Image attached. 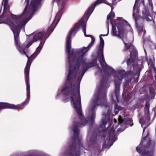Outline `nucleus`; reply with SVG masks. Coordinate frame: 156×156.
Here are the masks:
<instances>
[{"mask_svg":"<svg viewBox=\"0 0 156 156\" xmlns=\"http://www.w3.org/2000/svg\"><path fill=\"white\" fill-rule=\"evenodd\" d=\"M149 125H149H148L147 126H146L145 127L144 129H143V132L144 133V131L145 130V129Z\"/></svg>","mask_w":156,"mask_h":156,"instance_id":"obj_43","label":"nucleus"},{"mask_svg":"<svg viewBox=\"0 0 156 156\" xmlns=\"http://www.w3.org/2000/svg\"><path fill=\"white\" fill-rule=\"evenodd\" d=\"M76 77L69 76L68 79L67 76V80L65 87L62 89L61 91L64 95L69 96V97L63 99L65 103L69 101L70 100V102L73 103L74 107L75 109L77 115L79 117L78 122L75 118L73 124V131L74 133L73 136L72 137V142L70 144L66 152L68 156H80V151L79 148L77 149V144L79 147H83L81 141L78 138L80 130L79 128L85 126L87 122L86 118L83 117L81 109L80 95V81L77 77L76 80V86L72 83V81L75 79Z\"/></svg>","mask_w":156,"mask_h":156,"instance_id":"obj_1","label":"nucleus"},{"mask_svg":"<svg viewBox=\"0 0 156 156\" xmlns=\"http://www.w3.org/2000/svg\"><path fill=\"white\" fill-rule=\"evenodd\" d=\"M116 26L117 29L112 26V33L115 36L120 37V35H123L124 34V28L123 27H119L118 26Z\"/></svg>","mask_w":156,"mask_h":156,"instance_id":"obj_14","label":"nucleus"},{"mask_svg":"<svg viewBox=\"0 0 156 156\" xmlns=\"http://www.w3.org/2000/svg\"><path fill=\"white\" fill-rule=\"evenodd\" d=\"M138 2H137V0H136L133 7V16L135 19L136 27L138 31L141 33L143 32V34L144 35L146 33L144 24V20L143 18H141V17L139 15L138 13H135V12L137 13L138 11Z\"/></svg>","mask_w":156,"mask_h":156,"instance_id":"obj_8","label":"nucleus"},{"mask_svg":"<svg viewBox=\"0 0 156 156\" xmlns=\"http://www.w3.org/2000/svg\"><path fill=\"white\" fill-rule=\"evenodd\" d=\"M148 64V65H151L152 64L151 61V60H149L147 62Z\"/></svg>","mask_w":156,"mask_h":156,"instance_id":"obj_41","label":"nucleus"},{"mask_svg":"<svg viewBox=\"0 0 156 156\" xmlns=\"http://www.w3.org/2000/svg\"><path fill=\"white\" fill-rule=\"evenodd\" d=\"M105 0H97L96 1V3L97 2H99V1H100L104 2Z\"/></svg>","mask_w":156,"mask_h":156,"instance_id":"obj_42","label":"nucleus"},{"mask_svg":"<svg viewBox=\"0 0 156 156\" xmlns=\"http://www.w3.org/2000/svg\"><path fill=\"white\" fill-rule=\"evenodd\" d=\"M118 120L119 121V125H122V123H123V124H124V122H125L124 121L122 118V117L121 115H119V116Z\"/></svg>","mask_w":156,"mask_h":156,"instance_id":"obj_31","label":"nucleus"},{"mask_svg":"<svg viewBox=\"0 0 156 156\" xmlns=\"http://www.w3.org/2000/svg\"><path fill=\"white\" fill-rule=\"evenodd\" d=\"M145 115L146 116V117L145 119V120H146V123L149 122L150 121V113H148L145 112Z\"/></svg>","mask_w":156,"mask_h":156,"instance_id":"obj_29","label":"nucleus"},{"mask_svg":"<svg viewBox=\"0 0 156 156\" xmlns=\"http://www.w3.org/2000/svg\"><path fill=\"white\" fill-rule=\"evenodd\" d=\"M45 36L46 34L44 32L42 33L41 32H39L34 35L33 39L34 40V41L36 42L38 40L46 38Z\"/></svg>","mask_w":156,"mask_h":156,"instance_id":"obj_15","label":"nucleus"},{"mask_svg":"<svg viewBox=\"0 0 156 156\" xmlns=\"http://www.w3.org/2000/svg\"><path fill=\"white\" fill-rule=\"evenodd\" d=\"M155 79H156V75L155 76Z\"/></svg>","mask_w":156,"mask_h":156,"instance_id":"obj_52","label":"nucleus"},{"mask_svg":"<svg viewBox=\"0 0 156 156\" xmlns=\"http://www.w3.org/2000/svg\"><path fill=\"white\" fill-rule=\"evenodd\" d=\"M104 144H105V142Z\"/></svg>","mask_w":156,"mask_h":156,"instance_id":"obj_53","label":"nucleus"},{"mask_svg":"<svg viewBox=\"0 0 156 156\" xmlns=\"http://www.w3.org/2000/svg\"><path fill=\"white\" fill-rule=\"evenodd\" d=\"M138 78V77H137V79H136V80H135V82H138V80H137Z\"/></svg>","mask_w":156,"mask_h":156,"instance_id":"obj_44","label":"nucleus"},{"mask_svg":"<svg viewBox=\"0 0 156 156\" xmlns=\"http://www.w3.org/2000/svg\"><path fill=\"white\" fill-rule=\"evenodd\" d=\"M108 134L110 138L114 137L115 136V130L112 129H110Z\"/></svg>","mask_w":156,"mask_h":156,"instance_id":"obj_27","label":"nucleus"},{"mask_svg":"<svg viewBox=\"0 0 156 156\" xmlns=\"http://www.w3.org/2000/svg\"><path fill=\"white\" fill-rule=\"evenodd\" d=\"M95 114L94 112H93L90 118V121L92 123H94L95 119Z\"/></svg>","mask_w":156,"mask_h":156,"instance_id":"obj_32","label":"nucleus"},{"mask_svg":"<svg viewBox=\"0 0 156 156\" xmlns=\"http://www.w3.org/2000/svg\"><path fill=\"white\" fill-rule=\"evenodd\" d=\"M113 103H115V107L114 109V112L115 113V115L117 114L118 113L119 111L121 110V107L118 105L116 103V101L113 98V96H112L111 97Z\"/></svg>","mask_w":156,"mask_h":156,"instance_id":"obj_16","label":"nucleus"},{"mask_svg":"<svg viewBox=\"0 0 156 156\" xmlns=\"http://www.w3.org/2000/svg\"><path fill=\"white\" fill-rule=\"evenodd\" d=\"M108 81V78H103L100 82V85L98 87V94L95 95L93 102L94 104L92 109H94L96 106L100 105L108 107L109 105L107 103L105 85Z\"/></svg>","mask_w":156,"mask_h":156,"instance_id":"obj_6","label":"nucleus"},{"mask_svg":"<svg viewBox=\"0 0 156 156\" xmlns=\"http://www.w3.org/2000/svg\"><path fill=\"white\" fill-rule=\"evenodd\" d=\"M129 125L131 126L133 125V120L131 118L128 119L124 122V125Z\"/></svg>","mask_w":156,"mask_h":156,"instance_id":"obj_23","label":"nucleus"},{"mask_svg":"<svg viewBox=\"0 0 156 156\" xmlns=\"http://www.w3.org/2000/svg\"><path fill=\"white\" fill-rule=\"evenodd\" d=\"M102 123L103 124L105 125L107 123L106 122L104 119H102Z\"/></svg>","mask_w":156,"mask_h":156,"instance_id":"obj_40","label":"nucleus"},{"mask_svg":"<svg viewBox=\"0 0 156 156\" xmlns=\"http://www.w3.org/2000/svg\"><path fill=\"white\" fill-rule=\"evenodd\" d=\"M53 23H52L51 24V26L48 28L46 33H45L46 34V35L47 34H48V36L45 39L51 34V33L52 32L53 30L54 29L55 27V26H54L53 27Z\"/></svg>","mask_w":156,"mask_h":156,"instance_id":"obj_20","label":"nucleus"},{"mask_svg":"<svg viewBox=\"0 0 156 156\" xmlns=\"http://www.w3.org/2000/svg\"><path fill=\"white\" fill-rule=\"evenodd\" d=\"M108 33H109V29H108V32H107V34L105 35V34H101L100 35V36H107L108 34Z\"/></svg>","mask_w":156,"mask_h":156,"instance_id":"obj_37","label":"nucleus"},{"mask_svg":"<svg viewBox=\"0 0 156 156\" xmlns=\"http://www.w3.org/2000/svg\"><path fill=\"white\" fill-rule=\"evenodd\" d=\"M34 1H37V2H36L37 5H39L41 0H34Z\"/></svg>","mask_w":156,"mask_h":156,"instance_id":"obj_39","label":"nucleus"},{"mask_svg":"<svg viewBox=\"0 0 156 156\" xmlns=\"http://www.w3.org/2000/svg\"><path fill=\"white\" fill-rule=\"evenodd\" d=\"M24 54L28 58V60L26 66L25 68L24 72H29L30 69L32 61L35 58L38 54L36 52V51H35V52L32 55H31L30 57L28 56L26 53V54Z\"/></svg>","mask_w":156,"mask_h":156,"instance_id":"obj_12","label":"nucleus"},{"mask_svg":"<svg viewBox=\"0 0 156 156\" xmlns=\"http://www.w3.org/2000/svg\"><path fill=\"white\" fill-rule=\"evenodd\" d=\"M100 43L99 47L104 48V40L101 36H100Z\"/></svg>","mask_w":156,"mask_h":156,"instance_id":"obj_30","label":"nucleus"},{"mask_svg":"<svg viewBox=\"0 0 156 156\" xmlns=\"http://www.w3.org/2000/svg\"><path fill=\"white\" fill-rule=\"evenodd\" d=\"M117 20L119 21V23L118 24H116V25L119 26V27H123L124 25L127 22V21L123 19L122 17H118Z\"/></svg>","mask_w":156,"mask_h":156,"instance_id":"obj_17","label":"nucleus"},{"mask_svg":"<svg viewBox=\"0 0 156 156\" xmlns=\"http://www.w3.org/2000/svg\"><path fill=\"white\" fill-rule=\"evenodd\" d=\"M150 93H151V89H150Z\"/></svg>","mask_w":156,"mask_h":156,"instance_id":"obj_49","label":"nucleus"},{"mask_svg":"<svg viewBox=\"0 0 156 156\" xmlns=\"http://www.w3.org/2000/svg\"><path fill=\"white\" fill-rule=\"evenodd\" d=\"M136 74H137V75H138V76H139L140 75V73H136Z\"/></svg>","mask_w":156,"mask_h":156,"instance_id":"obj_45","label":"nucleus"},{"mask_svg":"<svg viewBox=\"0 0 156 156\" xmlns=\"http://www.w3.org/2000/svg\"><path fill=\"white\" fill-rule=\"evenodd\" d=\"M91 41L90 43L88 45L87 47H84V48H85L86 50L88 49V51L90 49V48L91 47L94 43L95 41V39L93 37H91Z\"/></svg>","mask_w":156,"mask_h":156,"instance_id":"obj_24","label":"nucleus"},{"mask_svg":"<svg viewBox=\"0 0 156 156\" xmlns=\"http://www.w3.org/2000/svg\"><path fill=\"white\" fill-rule=\"evenodd\" d=\"M2 22H3V20L1 21H0V23H2Z\"/></svg>","mask_w":156,"mask_h":156,"instance_id":"obj_48","label":"nucleus"},{"mask_svg":"<svg viewBox=\"0 0 156 156\" xmlns=\"http://www.w3.org/2000/svg\"><path fill=\"white\" fill-rule=\"evenodd\" d=\"M115 16V14L114 12H111L107 16V20H108L107 22L108 23H109V21L108 20L109 19L110 20V21L112 23V22L111 21V19H113L114 17V16Z\"/></svg>","mask_w":156,"mask_h":156,"instance_id":"obj_22","label":"nucleus"},{"mask_svg":"<svg viewBox=\"0 0 156 156\" xmlns=\"http://www.w3.org/2000/svg\"><path fill=\"white\" fill-rule=\"evenodd\" d=\"M131 93H128L127 94V97L128 99H130L131 98Z\"/></svg>","mask_w":156,"mask_h":156,"instance_id":"obj_38","label":"nucleus"},{"mask_svg":"<svg viewBox=\"0 0 156 156\" xmlns=\"http://www.w3.org/2000/svg\"><path fill=\"white\" fill-rule=\"evenodd\" d=\"M35 42V41H34V40H33V39H32L31 41H30L28 42V43L27 44H28L29 45V46H30L34 42Z\"/></svg>","mask_w":156,"mask_h":156,"instance_id":"obj_35","label":"nucleus"},{"mask_svg":"<svg viewBox=\"0 0 156 156\" xmlns=\"http://www.w3.org/2000/svg\"><path fill=\"white\" fill-rule=\"evenodd\" d=\"M143 124H141V126H142V127H143Z\"/></svg>","mask_w":156,"mask_h":156,"instance_id":"obj_51","label":"nucleus"},{"mask_svg":"<svg viewBox=\"0 0 156 156\" xmlns=\"http://www.w3.org/2000/svg\"><path fill=\"white\" fill-rule=\"evenodd\" d=\"M25 80L27 86V97L25 101L21 104L15 105L8 103L0 102V110L2 109L9 108L15 110L23 109L28 103L30 97V89L29 82V72H24Z\"/></svg>","mask_w":156,"mask_h":156,"instance_id":"obj_7","label":"nucleus"},{"mask_svg":"<svg viewBox=\"0 0 156 156\" xmlns=\"http://www.w3.org/2000/svg\"><path fill=\"white\" fill-rule=\"evenodd\" d=\"M142 17H141V18H143L144 20L145 19H146L150 16V13L148 10L146 8H145L142 10Z\"/></svg>","mask_w":156,"mask_h":156,"instance_id":"obj_18","label":"nucleus"},{"mask_svg":"<svg viewBox=\"0 0 156 156\" xmlns=\"http://www.w3.org/2000/svg\"><path fill=\"white\" fill-rule=\"evenodd\" d=\"M100 63L103 69L105 71L108 72L111 69L112 73H115V70L112 68L109 67L105 62L104 56H101Z\"/></svg>","mask_w":156,"mask_h":156,"instance_id":"obj_13","label":"nucleus"},{"mask_svg":"<svg viewBox=\"0 0 156 156\" xmlns=\"http://www.w3.org/2000/svg\"><path fill=\"white\" fill-rule=\"evenodd\" d=\"M114 122H116V120L115 119H114Z\"/></svg>","mask_w":156,"mask_h":156,"instance_id":"obj_46","label":"nucleus"},{"mask_svg":"<svg viewBox=\"0 0 156 156\" xmlns=\"http://www.w3.org/2000/svg\"><path fill=\"white\" fill-rule=\"evenodd\" d=\"M156 115V113L154 114V116H155Z\"/></svg>","mask_w":156,"mask_h":156,"instance_id":"obj_50","label":"nucleus"},{"mask_svg":"<svg viewBox=\"0 0 156 156\" xmlns=\"http://www.w3.org/2000/svg\"><path fill=\"white\" fill-rule=\"evenodd\" d=\"M63 8H62L58 12L55 16V20H57V23L58 22L62 16L63 12Z\"/></svg>","mask_w":156,"mask_h":156,"instance_id":"obj_19","label":"nucleus"},{"mask_svg":"<svg viewBox=\"0 0 156 156\" xmlns=\"http://www.w3.org/2000/svg\"><path fill=\"white\" fill-rule=\"evenodd\" d=\"M103 47H99L98 51V53L99 55H101V56H104L103 55Z\"/></svg>","mask_w":156,"mask_h":156,"instance_id":"obj_28","label":"nucleus"},{"mask_svg":"<svg viewBox=\"0 0 156 156\" xmlns=\"http://www.w3.org/2000/svg\"><path fill=\"white\" fill-rule=\"evenodd\" d=\"M25 20L23 22L18 20L16 23L12 24L11 23L10 24L11 25V30L13 32L14 36L15 43L16 48L18 51L22 54H26L25 50L26 48H28L29 45L27 44L26 45L23 44L20 45V42L19 41V34L21 29L30 20Z\"/></svg>","mask_w":156,"mask_h":156,"instance_id":"obj_5","label":"nucleus"},{"mask_svg":"<svg viewBox=\"0 0 156 156\" xmlns=\"http://www.w3.org/2000/svg\"><path fill=\"white\" fill-rule=\"evenodd\" d=\"M125 45L126 47L127 50L133 48L132 50L129 51L130 58L126 62L127 65L129 66L135 62L138 53L137 51L132 44L125 43Z\"/></svg>","mask_w":156,"mask_h":156,"instance_id":"obj_10","label":"nucleus"},{"mask_svg":"<svg viewBox=\"0 0 156 156\" xmlns=\"http://www.w3.org/2000/svg\"><path fill=\"white\" fill-rule=\"evenodd\" d=\"M149 5L151 6V10H153V4H152V2H150V1H149Z\"/></svg>","mask_w":156,"mask_h":156,"instance_id":"obj_36","label":"nucleus"},{"mask_svg":"<svg viewBox=\"0 0 156 156\" xmlns=\"http://www.w3.org/2000/svg\"><path fill=\"white\" fill-rule=\"evenodd\" d=\"M111 113V110H110L109 109V108L106 114L105 115L106 116H109L110 115Z\"/></svg>","mask_w":156,"mask_h":156,"instance_id":"obj_34","label":"nucleus"},{"mask_svg":"<svg viewBox=\"0 0 156 156\" xmlns=\"http://www.w3.org/2000/svg\"><path fill=\"white\" fill-rule=\"evenodd\" d=\"M74 49H73L72 51H70V53H71L72 50ZM88 51V49L86 50L85 48H84V47L82 48H80L76 49L75 50V54L76 55H79L78 57L77 58L76 61V63L75 65L74 66H72L71 64L74 62H70L69 60V55L68 54V59L69 62V71L68 73V78L69 79V76H71L74 77H76V76L77 72L79 70L80 65H82L81 70V74L80 73L78 77L79 78V80L80 81V80H81L82 77L86 71L90 68L93 67L94 66V62H92L89 63H86L85 62V59L83 58V57L85 54ZM74 51L73 53V55L71 57V59H72L73 57H75V60L76 58V56L73 55Z\"/></svg>","mask_w":156,"mask_h":156,"instance_id":"obj_3","label":"nucleus"},{"mask_svg":"<svg viewBox=\"0 0 156 156\" xmlns=\"http://www.w3.org/2000/svg\"><path fill=\"white\" fill-rule=\"evenodd\" d=\"M27 3L24 9L23 12L21 15H14L11 14L10 12L5 13V11L7 10L9 8L8 4L9 0H3L2 5H4V11L0 16V21L3 20L1 23H5L10 26L11 28V23L12 24L16 23L18 20L23 22L25 20H28L31 19L30 16V14H33L37 9V5L36 2L37 1L34 0H32L31 2L30 3V0H26Z\"/></svg>","mask_w":156,"mask_h":156,"instance_id":"obj_2","label":"nucleus"},{"mask_svg":"<svg viewBox=\"0 0 156 156\" xmlns=\"http://www.w3.org/2000/svg\"><path fill=\"white\" fill-rule=\"evenodd\" d=\"M96 1L94 3L91 5L87 9L82 18L80 20L79 22L77 23L75 26L71 29L70 33L68 35L67 37L66 44V51L68 53L69 58L70 62H73L75 59V57L71 59V57L73 55L74 52V50L73 49L72 53H70L71 47V39L72 34H76L78 29L79 26H80L82 28L84 35L86 37H90L93 36L90 35H87L86 34V22L84 20H87L89 16L93 11L95 6L99 4L104 2L101 1H99L96 3Z\"/></svg>","mask_w":156,"mask_h":156,"instance_id":"obj_4","label":"nucleus"},{"mask_svg":"<svg viewBox=\"0 0 156 156\" xmlns=\"http://www.w3.org/2000/svg\"><path fill=\"white\" fill-rule=\"evenodd\" d=\"M2 22H3V20L1 21H0V23H2Z\"/></svg>","mask_w":156,"mask_h":156,"instance_id":"obj_47","label":"nucleus"},{"mask_svg":"<svg viewBox=\"0 0 156 156\" xmlns=\"http://www.w3.org/2000/svg\"><path fill=\"white\" fill-rule=\"evenodd\" d=\"M150 104L149 102H147L144 107V110L146 111L145 112L150 113L149 111Z\"/></svg>","mask_w":156,"mask_h":156,"instance_id":"obj_26","label":"nucleus"},{"mask_svg":"<svg viewBox=\"0 0 156 156\" xmlns=\"http://www.w3.org/2000/svg\"><path fill=\"white\" fill-rule=\"evenodd\" d=\"M144 142L142 141L139 145L136 147V150L140 154L143 155V156H152V152L151 151H146L143 148L149 147L151 143V140H148L145 145H143Z\"/></svg>","mask_w":156,"mask_h":156,"instance_id":"obj_11","label":"nucleus"},{"mask_svg":"<svg viewBox=\"0 0 156 156\" xmlns=\"http://www.w3.org/2000/svg\"><path fill=\"white\" fill-rule=\"evenodd\" d=\"M128 74V73L124 70H120L119 71L118 74L116 76L114 75V77L115 78V97L117 101H119L118 96L120 91V84L122 83V80L126 77Z\"/></svg>","mask_w":156,"mask_h":156,"instance_id":"obj_9","label":"nucleus"},{"mask_svg":"<svg viewBox=\"0 0 156 156\" xmlns=\"http://www.w3.org/2000/svg\"><path fill=\"white\" fill-rule=\"evenodd\" d=\"M44 42H43L42 41H41L39 45V46L37 48L36 51H35L38 54L39 53L40 51L41 50V49L42 48V47L43 46V45L44 44Z\"/></svg>","mask_w":156,"mask_h":156,"instance_id":"obj_25","label":"nucleus"},{"mask_svg":"<svg viewBox=\"0 0 156 156\" xmlns=\"http://www.w3.org/2000/svg\"><path fill=\"white\" fill-rule=\"evenodd\" d=\"M140 122L141 124H144L146 123V120H144V119L141 118L140 120Z\"/></svg>","mask_w":156,"mask_h":156,"instance_id":"obj_33","label":"nucleus"},{"mask_svg":"<svg viewBox=\"0 0 156 156\" xmlns=\"http://www.w3.org/2000/svg\"><path fill=\"white\" fill-rule=\"evenodd\" d=\"M97 141V136H92L90 138V142L91 144L94 145L95 144Z\"/></svg>","mask_w":156,"mask_h":156,"instance_id":"obj_21","label":"nucleus"}]
</instances>
